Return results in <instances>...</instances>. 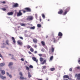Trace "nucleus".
<instances>
[{"label": "nucleus", "instance_id": "f257e3e1", "mask_svg": "<svg viewBox=\"0 0 80 80\" xmlns=\"http://www.w3.org/2000/svg\"><path fill=\"white\" fill-rule=\"evenodd\" d=\"M23 12L24 13H25V12H26V11L24 9L21 10H20L19 11V12H18L17 14V17H20V16H22V12Z\"/></svg>", "mask_w": 80, "mask_h": 80}, {"label": "nucleus", "instance_id": "f03ea898", "mask_svg": "<svg viewBox=\"0 0 80 80\" xmlns=\"http://www.w3.org/2000/svg\"><path fill=\"white\" fill-rule=\"evenodd\" d=\"M69 10H70V8L68 7L64 10V14L63 15H66V14L68 12Z\"/></svg>", "mask_w": 80, "mask_h": 80}, {"label": "nucleus", "instance_id": "7ed1b4c3", "mask_svg": "<svg viewBox=\"0 0 80 80\" xmlns=\"http://www.w3.org/2000/svg\"><path fill=\"white\" fill-rule=\"evenodd\" d=\"M33 19V17L32 16H29L27 18V20L28 21H30V20H32Z\"/></svg>", "mask_w": 80, "mask_h": 80}, {"label": "nucleus", "instance_id": "20e7f679", "mask_svg": "<svg viewBox=\"0 0 80 80\" xmlns=\"http://www.w3.org/2000/svg\"><path fill=\"white\" fill-rule=\"evenodd\" d=\"M75 77H77L78 80H80V73H79L78 74H76Z\"/></svg>", "mask_w": 80, "mask_h": 80}, {"label": "nucleus", "instance_id": "39448f33", "mask_svg": "<svg viewBox=\"0 0 80 80\" xmlns=\"http://www.w3.org/2000/svg\"><path fill=\"white\" fill-rule=\"evenodd\" d=\"M25 10V11H26V12H31V9L30 8H24Z\"/></svg>", "mask_w": 80, "mask_h": 80}, {"label": "nucleus", "instance_id": "423d86ee", "mask_svg": "<svg viewBox=\"0 0 80 80\" xmlns=\"http://www.w3.org/2000/svg\"><path fill=\"white\" fill-rule=\"evenodd\" d=\"M18 7V4L17 3H16L14 5H12V8H16Z\"/></svg>", "mask_w": 80, "mask_h": 80}, {"label": "nucleus", "instance_id": "0eeeda50", "mask_svg": "<svg viewBox=\"0 0 80 80\" xmlns=\"http://www.w3.org/2000/svg\"><path fill=\"white\" fill-rule=\"evenodd\" d=\"M32 58L33 60L36 62V63H37L38 62V60L35 57H33Z\"/></svg>", "mask_w": 80, "mask_h": 80}, {"label": "nucleus", "instance_id": "6e6552de", "mask_svg": "<svg viewBox=\"0 0 80 80\" xmlns=\"http://www.w3.org/2000/svg\"><path fill=\"white\" fill-rule=\"evenodd\" d=\"M17 43L18 45H22V44H23V43L22 42H21V41L20 40H18L17 41Z\"/></svg>", "mask_w": 80, "mask_h": 80}, {"label": "nucleus", "instance_id": "1a4fd4ad", "mask_svg": "<svg viewBox=\"0 0 80 80\" xmlns=\"http://www.w3.org/2000/svg\"><path fill=\"white\" fill-rule=\"evenodd\" d=\"M63 13V10L62 9H61L58 12V14H60V15H62V13Z\"/></svg>", "mask_w": 80, "mask_h": 80}, {"label": "nucleus", "instance_id": "9d476101", "mask_svg": "<svg viewBox=\"0 0 80 80\" xmlns=\"http://www.w3.org/2000/svg\"><path fill=\"white\" fill-rule=\"evenodd\" d=\"M62 35L63 34H62V32H60L58 33V36L59 37H60V38H62Z\"/></svg>", "mask_w": 80, "mask_h": 80}, {"label": "nucleus", "instance_id": "9b49d317", "mask_svg": "<svg viewBox=\"0 0 80 80\" xmlns=\"http://www.w3.org/2000/svg\"><path fill=\"white\" fill-rule=\"evenodd\" d=\"M0 72H1L2 75H5V71L4 70H2V69L0 70Z\"/></svg>", "mask_w": 80, "mask_h": 80}, {"label": "nucleus", "instance_id": "f8f14e48", "mask_svg": "<svg viewBox=\"0 0 80 80\" xmlns=\"http://www.w3.org/2000/svg\"><path fill=\"white\" fill-rule=\"evenodd\" d=\"M63 78H68L69 79V76L67 75H65L63 76Z\"/></svg>", "mask_w": 80, "mask_h": 80}, {"label": "nucleus", "instance_id": "ddd939ff", "mask_svg": "<svg viewBox=\"0 0 80 80\" xmlns=\"http://www.w3.org/2000/svg\"><path fill=\"white\" fill-rule=\"evenodd\" d=\"M12 40L13 41V43H16V41H15V38H14V37H12Z\"/></svg>", "mask_w": 80, "mask_h": 80}, {"label": "nucleus", "instance_id": "4468645a", "mask_svg": "<svg viewBox=\"0 0 80 80\" xmlns=\"http://www.w3.org/2000/svg\"><path fill=\"white\" fill-rule=\"evenodd\" d=\"M7 14L8 15H12L13 14V12H8Z\"/></svg>", "mask_w": 80, "mask_h": 80}, {"label": "nucleus", "instance_id": "2eb2a0df", "mask_svg": "<svg viewBox=\"0 0 80 80\" xmlns=\"http://www.w3.org/2000/svg\"><path fill=\"white\" fill-rule=\"evenodd\" d=\"M0 78H2V79H4L6 78V77L5 76L4 77L2 75H0Z\"/></svg>", "mask_w": 80, "mask_h": 80}, {"label": "nucleus", "instance_id": "dca6fc26", "mask_svg": "<svg viewBox=\"0 0 80 80\" xmlns=\"http://www.w3.org/2000/svg\"><path fill=\"white\" fill-rule=\"evenodd\" d=\"M20 25L23 26H27V24L20 23Z\"/></svg>", "mask_w": 80, "mask_h": 80}, {"label": "nucleus", "instance_id": "f3484780", "mask_svg": "<svg viewBox=\"0 0 80 80\" xmlns=\"http://www.w3.org/2000/svg\"><path fill=\"white\" fill-rule=\"evenodd\" d=\"M41 43L43 46H45V43L44 41H42Z\"/></svg>", "mask_w": 80, "mask_h": 80}, {"label": "nucleus", "instance_id": "a211bd4d", "mask_svg": "<svg viewBox=\"0 0 80 80\" xmlns=\"http://www.w3.org/2000/svg\"><path fill=\"white\" fill-rule=\"evenodd\" d=\"M13 65V63L12 62H10L9 63L8 66H12Z\"/></svg>", "mask_w": 80, "mask_h": 80}, {"label": "nucleus", "instance_id": "6ab92c4d", "mask_svg": "<svg viewBox=\"0 0 80 80\" xmlns=\"http://www.w3.org/2000/svg\"><path fill=\"white\" fill-rule=\"evenodd\" d=\"M33 41L34 43H37L38 41L36 39H33Z\"/></svg>", "mask_w": 80, "mask_h": 80}, {"label": "nucleus", "instance_id": "aec40b11", "mask_svg": "<svg viewBox=\"0 0 80 80\" xmlns=\"http://www.w3.org/2000/svg\"><path fill=\"white\" fill-rule=\"evenodd\" d=\"M28 77H29V78H30L31 77H32V75L30 74V72H28Z\"/></svg>", "mask_w": 80, "mask_h": 80}, {"label": "nucleus", "instance_id": "412c9836", "mask_svg": "<svg viewBox=\"0 0 80 80\" xmlns=\"http://www.w3.org/2000/svg\"><path fill=\"white\" fill-rule=\"evenodd\" d=\"M53 40L54 43H56V42H57V40L55 38H53Z\"/></svg>", "mask_w": 80, "mask_h": 80}, {"label": "nucleus", "instance_id": "4be33fe9", "mask_svg": "<svg viewBox=\"0 0 80 80\" xmlns=\"http://www.w3.org/2000/svg\"><path fill=\"white\" fill-rule=\"evenodd\" d=\"M29 28L30 29H31V30H34L35 28V26L32 27H31Z\"/></svg>", "mask_w": 80, "mask_h": 80}, {"label": "nucleus", "instance_id": "5701e85b", "mask_svg": "<svg viewBox=\"0 0 80 80\" xmlns=\"http://www.w3.org/2000/svg\"><path fill=\"white\" fill-rule=\"evenodd\" d=\"M5 65V63L0 64V67H3Z\"/></svg>", "mask_w": 80, "mask_h": 80}, {"label": "nucleus", "instance_id": "b1692460", "mask_svg": "<svg viewBox=\"0 0 80 80\" xmlns=\"http://www.w3.org/2000/svg\"><path fill=\"white\" fill-rule=\"evenodd\" d=\"M26 47L28 49H29V48H31V46L30 45H28L26 46Z\"/></svg>", "mask_w": 80, "mask_h": 80}, {"label": "nucleus", "instance_id": "393cba45", "mask_svg": "<svg viewBox=\"0 0 80 80\" xmlns=\"http://www.w3.org/2000/svg\"><path fill=\"white\" fill-rule=\"evenodd\" d=\"M20 79H22V80H24V79L25 80L26 79V78H24V77H23L22 76H20Z\"/></svg>", "mask_w": 80, "mask_h": 80}, {"label": "nucleus", "instance_id": "a878e982", "mask_svg": "<svg viewBox=\"0 0 80 80\" xmlns=\"http://www.w3.org/2000/svg\"><path fill=\"white\" fill-rule=\"evenodd\" d=\"M42 16L44 19H45V15L44 14H42Z\"/></svg>", "mask_w": 80, "mask_h": 80}, {"label": "nucleus", "instance_id": "bb28decb", "mask_svg": "<svg viewBox=\"0 0 80 80\" xmlns=\"http://www.w3.org/2000/svg\"><path fill=\"white\" fill-rule=\"evenodd\" d=\"M30 50L32 52H34V50L32 48H30Z\"/></svg>", "mask_w": 80, "mask_h": 80}, {"label": "nucleus", "instance_id": "cd10ccee", "mask_svg": "<svg viewBox=\"0 0 80 80\" xmlns=\"http://www.w3.org/2000/svg\"><path fill=\"white\" fill-rule=\"evenodd\" d=\"M9 41L8 40H7L6 41V44H7V45H9Z\"/></svg>", "mask_w": 80, "mask_h": 80}, {"label": "nucleus", "instance_id": "c85d7f7f", "mask_svg": "<svg viewBox=\"0 0 80 80\" xmlns=\"http://www.w3.org/2000/svg\"><path fill=\"white\" fill-rule=\"evenodd\" d=\"M25 67H26V69L27 70H28V71H30V68H29L27 66H26Z\"/></svg>", "mask_w": 80, "mask_h": 80}, {"label": "nucleus", "instance_id": "c756f323", "mask_svg": "<svg viewBox=\"0 0 80 80\" xmlns=\"http://www.w3.org/2000/svg\"><path fill=\"white\" fill-rule=\"evenodd\" d=\"M51 50L52 51V52H54V50H55V48H52L51 49Z\"/></svg>", "mask_w": 80, "mask_h": 80}, {"label": "nucleus", "instance_id": "7c9ffc66", "mask_svg": "<svg viewBox=\"0 0 80 80\" xmlns=\"http://www.w3.org/2000/svg\"><path fill=\"white\" fill-rule=\"evenodd\" d=\"M37 27H38L40 28V27H42V26H41V24H37Z\"/></svg>", "mask_w": 80, "mask_h": 80}, {"label": "nucleus", "instance_id": "2f4dec72", "mask_svg": "<svg viewBox=\"0 0 80 80\" xmlns=\"http://www.w3.org/2000/svg\"><path fill=\"white\" fill-rule=\"evenodd\" d=\"M40 60L41 62H43V58H40Z\"/></svg>", "mask_w": 80, "mask_h": 80}, {"label": "nucleus", "instance_id": "473e14b6", "mask_svg": "<svg viewBox=\"0 0 80 80\" xmlns=\"http://www.w3.org/2000/svg\"><path fill=\"white\" fill-rule=\"evenodd\" d=\"M53 56H52L50 57V60H51V61L52 60H53Z\"/></svg>", "mask_w": 80, "mask_h": 80}, {"label": "nucleus", "instance_id": "72a5a7b5", "mask_svg": "<svg viewBox=\"0 0 80 80\" xmlns=\"http://www.w3.org/2000/svg\"><path fill=\"white\" fill-rule=\"evenodd\" d=\"M55 70V68H52L50 69V70H51V71H54V70Z\"/></svg>", "mask_w": 80, "mask_h": 80}, {"label": "nucleus", "instance_id": "f704fd0d", "mask_svg": "<svg viewBox=\"0 0 80 80\" xmlns=\"http://www.w3.org/2000/svg\"><path fill=\"white\" fill-rule=\"evenodd\" d=\"M0 3H2L3 4H5V3H6V2L5 1H1Z\"/></svg>", "mask_w": 80, "mask_h": 80}, {"label": "nucleus", "instance_id": "c9c22d12", "mask_svg": "<svg viewBox=\"0 0 80 80\" xmlns=\"http://www.w3.org/2000/svg\"><path fill=\"white\" fill-rule=\"evenodd\" d=\"M47 68V66H42V68L43 69H46Z\"/></svg>", "mask_w": 80, "mask_h": 80}, {"label": "nucleus", "instance_id": "e433bc0d", "mask_svg": "<svg viewBox=\"0 0 80 80\" xmlns=\"http://www.w3.org/2000/svg\"><path fill=\"white\" fill-rule=\"evenodd\" d=\"M29 68H33V67L32 66V65H30V66H29Z\"/></svg>", "mask_w": 80, "mask_h": 80}, {"label": "nucleus", "instance_id": "4c0bfd02", "mask_svg": "<svg viewBox=\"0 0 80 80\" xmlns=\"http://www.w3.org/2000/svg\"><path fill=\"white\" fill-rule=\"evenodd\" d=\"M19 75H20V76H23V74H22V72H19Z\"/></svg>", "mask_w": 80, "mask_h": 80}, {"label": "nucleus", "instance_id": "58836bf2", "mask_svg": "<svg viewBox=\"0 0 80 80\" xmlns=\"http://www.w3.org/2000/svg\"><path fill=\"white\" fill-rule=\"evenodd\" d=\"M76 68L78 69V70H80V67L78 66L76 67Z\"/></svg>", "mask_w": 80, "mask_h": 80}, {"label": "nucleus", "instance_id": "ea45409f", "mask_svg": "<svg viewBox=\"0 0 80 80\" xmlns=\"http://www.w3.org/2000/svg\"><path fill=\"white\" fill-rule=\"evenodd\" d=\"M2 9L3 10V11H5V10H6V8H2Z\"/></svg>", "mask_w": 80, "mask_h": 80}, {"label": "nucleus", "instance_id": "a19ab883", "mask_svg": "<svg viewBox=\"0 0 80 80\" xmlns=\"http://www.w3.org/2000/svg\"><path fill=\"white\" fill-rule=\"evenodd\" d=\"M39 56V57H42V54H38Z\"/></svg>", "mask_w": 80, "mask_h": 80}, {"label": "nucleus", "instance_id": "79ce46f5", "mask_svg": "<svg viewBox=\"0 0 80 80\" xmlns=\"http://www.w3.org/2000/svg\"><path fill=\"white\" fill-rule=\"evenodd\" d=\"M19 38H20V39H21V40H23V38L22 37H20Z\"/></svg>", "mask_w": 80, "mask_h": 80}, {"label": "nucleus", "instance_id": "37998d69", "mask_svg": "<svg viewBox=\"0 0 80 80\" xmlns=\"http://www.w3.org/2000/svg\"><path fill=\"white\" fill-rule=\"evenodd\" d=\"M69 71L70 72H72V68H70L69 69Z\"/></svg>", "mask_w": 80, "mask_h": 80}, {"label": "nucleus", "instance_id": "c03bdc74", "mask_svg": "<svg viewBox=\"0 0 80 80\" xmlns=\"http://www.w3.org/2000/svg\"><path fill=\"white\" fill-rule=\"evenodd\" d=\"M5 46H1V48H5Z\"/></svg>", "mask_w": 80, "mask_h": 80}, {"label": "nucleus", "instance_id": "a18cd8bd", "mask_svg": "<svg viewBox=\"0 0 80 80\" xmlns=\"http://www.w3.org/2000/svg\"><path fill=\"white\" fill-rule=\"evenodd\" d=\"M44 63H46V60H44L43 62Z\"/></svg>", "mask_w": 80, "mask_h": 80}, {"label": "nucleus", "instance_id": "49530a36", "mask_svg": "<svg viewBox=\"0 0 80 80\" xmlns=\"http://www.w3.org/2000/svg\"><path fill=\"white\" fill-rule=\"evenodd\" d=\"M9 77H10V78H12V76L11 75H9Z\"/></svg>", "mask_w": 80, "mask_h": 80}, {"label": "nucleus", "instance_id": "de8ad7c7", "mask_svg": "<svg viewBox=\"0 0 80 80\" xmlns=\"http://www.w3.org/2000/svg\"><path fill=\"white\" fill-rule=\"evenodd\" d=\"M34 53H37V51H35L34 52Z\"/></svg>", "mask_w": 80, "mask_h": 80}, {"label": "nucleus", "instance_id": "09e8293b", "mask_svg": "<svg viewBox=\"0 0 80 80\" xmlns=\"http://www.w3.org/2000/svg\"><path fill=\"white\" fill-rule=\"evenodd\" d=\"M21 60H22V61H24V59L23 58H22L21 59Z\"/></svg>", "mask_w": 80, "mask_h": 80}, {"label": "nucleus", "instance_id": "8fccbe9b", "mask_svg": "<svg viewBox=\"0 0 80 80\" xmlns=\"http://www.w3.org/2000/svg\"><path fill=\"white\" fill-rule=\"evenodd\" d=\"M28 53H29V54H32V52H30V51H28Z\"/></svg>", "mask_w": 80, "mask_h": 80}, {"label": "nucleus", "instance_id": "3c124183", "mask_svg": "<svg viewBox=\"0 0 80 80\" xmlns=\"http://www.w3.org/2000/svg\"><path fill=\"white\" fill-rule=\"evenodd\" d=\"M41 64H42V65H44V64H45V63H44L43 62L41 63Z\"/></svg>", "mask_w": 80, "mask_h": 80}, {"label": "nucleus", "instance_id": "603ef678", "mask_svg": "<svg viewBox=\"0 0 80 80\" xmlns=\"http://www.w3.org/2000/svg\"><path fill=\"white\" fill-rule=\"evenodd\" d=\"M39 20L40 22H42V19L41 18H40Z\"/></svg>", "mask_w": 80, "mask_h": 80}, {"label": "nucleus", "instance_id": "864d4df0", "mask_svg": "<svg viewBox=\"0 0 80 80\" xmlns=\"http://www.w3.org/2000/svg\"><path fill=\"white\" fill-rule=\"evenodd\" d=\"M37 47V45H35L34 46L35 48H36V47Z\"/></svg>", "mask_w": 80, "mask_h": 80}, {"label": "nucleus", "instance_id": "5fc2aeb1", "mask_svg": "<svg viewBox=\"0 0 80 80\" xmlns=\"http://www.w3.org/2000/svg\"><path fill=\"white\" fill-rule=\"evenodd\" d=\"M2 45H6V44L5 43H3L2 44Z\"/></svg>", "mask_w": 80, "mask_h": 80}, {"label": "nucleus", "instance_id": "6e6d98bb", "mask_svg": "<svg viewBox=\"0 0 80 80\" xmlns=\"http://www.w3.org/2000/svg\"><path fill=\"white\" fill-rule=\"evenodd\" d=\"M0 57L2 58V55L1 54H0Z\"/></svg>", "mask_w": 80, "mask_h": 80}, {"label": "nucleus", "instance_id": "4d7b16f0", "mask_svg": "<svg viewBox=\"0 0 80 80\" xmlns=\"http://www.w3.org/2000/svg\"><path fill=\"white\" fill-rule=\"evenodd\" d=\"M7 75H9V73L8 72H7Z\"/></svg>", "mask_w": 80, "mask_h": 80}, {"label": "nucleus", "instance_id": "13d9d810", "mask_svg": "<svg viewBox=\"0 0 80 80\" xmlns=\"http://www.w3.org/2000/svg\"><path fill=\"white\" fill-rule=\"evenodd\" d=\"M25 62L26 63H28V62L26 61H25Z\"/></svg>", "mask_w": 80, "mask_h": 80}, {"label": "nucleus", "instance_id": "bf43d9fd", "mask_svg": "<svg viewBox=\"0 0 80 80\" xmlns=\"http://www.w3.org/2000/svg\"><path fill=\"white\" fill-rule=\"evenodd\" d=\"M18 28H20V26H18L17 27Z\"/></svg>", "mask_w": 80, "mask_h": 80}, {"label": "nucleus", "instance_id": "052dcab7", "mask_svg": "<svg viewBox=\"0 0 80 80\" xmlns=\"http://www.w3.org/2000/svg\"><path fill=\"white\" fill-rule=\"evenodd\" d=\"M64 80H68V79H64Z\"/></svg>", "mask_w": 80, "mask_h": 80}, {"label": "nucleus", "instance_id": "680f3d73", "mask_svg": "<svg viewBox=\"0 0 80 80\" xmlns=\"http://www.w3.org/2000/svg\"><path fill=\"white\" fill-rule=\"evenodd\" d=\"M38 80H42V79H38Z\"/></svg>", "mask_w": 80, "mask_h": 80}, {"label": "nucleus", "instance_id": "e2e57ef3", "mask_svg": "<svg viewBox=\"0 0 80 80\" xmlns=\"http://www.w3.org/2000/svg\"><path fill=\"white\" fill-rule=\"evenodd\" d=\"M46 80H48V78H46Z\"/></svg>", "mask_w": 80, "mask_h": 80}, {"label": "nucleus", "instance_id": "0e129e2a", "mask_svg": "<svg viewBox=\"0 0 80 80\" xmlns=\"http://www.w3.org/2000/svg\"><path fill=\"white\" fill-rule=\"evenodd\" d=\"M46 38H48V36H47L46 37Z\"/></svg>", "mask_w": 80, "mask_h": 80}, {"label": "nucleus", "instance_id": "69168bd1", "mask_svg": "<svg viewBox=\"0 0 80 80\" xmlns=\"http://www.w3.org/2000/svg\"><path fill=\"white\" fill-rule=\"evenodd\" d=\"M11 59H13V57L12 58H11Z\"/></svg>", "mask_w": 80, "mask_h": 80}, {"label": "nucleus", "instance_id": "338daca9", "mask_svg": "<svg viewBox=\"0 0 80 80\" xmlns=\"http://www.w3.org/2000/svg\"><path fill=\"white\" fill-rule=\"evenodd\" d=\"M49 20H50L48 19V21H49Z\"/></svg>", "mask_w": 80, "mask_h": 80}, {"label": "nucleus", "instance_id": "774afa93", "mask_svg": "<svg viewBox=\"0 0 80 80\" xmlns=\"http://www.w3.org/2000/svg\"><path fill=\"white\" fill-rule=\"evenodd\" d=\"M9 55H11V54H9Z\"/></svg>", "mask_w": 80, "mask_h": 80}]
</instances>
